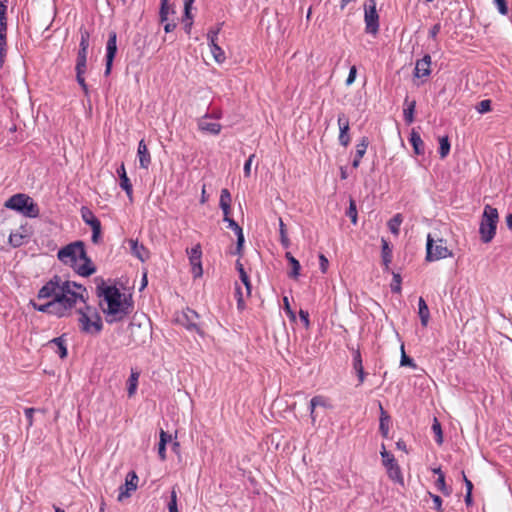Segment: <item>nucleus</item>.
Segmentation results:
<instances>
[{"label": "nucleus", "mask_w": 512, "mask_h": 512, "mask_svg": "<svg viewBox=\"0 0 512 512\" xmlns=\"http://www.w3.org/2000/svg\"><path fill=\"white\" fill-rule=\"evenodd\" d=\"M235 266H236V270L239 273L240 280L244 284L246 291H247V295L249 296L251 294V290H252V284H251L250 278H249L248 274L246 273V271L243 267V264L240 262V260L236 261Z\"/></svg>", "instance_id": "obj_33"}, {"label": "nucleus", "mask_w": 512, "mask_h": 512, "mask_svg": "<svg viewBox=\"0 0 512 512\" xmlns=\"http://www.w3.org/2000/svg\"><path fill=\"white\" fill-rule=\"evenodd\" d=\"M231 194L228 189L224 188L221 190L219 206L223 211V221H228L231 219Z\"/></svg>", "instance_id": "obj_21"}, {"label": "nucleus", "mask_w": 512, "mask_h": 512, "mask_svg": "<svg viewBox=\"0 0 512 512\" xmlns=\"http://www.w3.org/2000/svg\"><path fill=\"white\" fill-rule=\"evenodd\" d=\"M431 429L435 435L436 443L438 445H441L443 443V432H442L441 423L438 421V419L436 417H434V419H433V424H432Z\"/></svg>", "instance_id": "obj_42"}, {"label": "nucleus", "mask_w": 512, "mask_h": 512, "mask_svg": "<svg viewBox=\"0 0 512 512\" xmlns=\"http://www.w3.org/2000/svg\"><path fill=\"white\" fill-rule=\"evenodd\" d=\"M80 213L83 222L86 225L90 226V228H94L95 226L101 224L100 220L95 216V214L90 208L82 206L80 209Z\"/></svg>", "instance_id": "obj_28"}, {"label": "nucleus", "mask_w": 512, "mask_h": 512, "mask_svg": "<svg viewBox=\"0 0 512 512\" xmlns=\"http://www.w3.org/2000/svg\"><path fill=\"white\" fill-rule=\"evenodd\" d=\"M172 436L168 432L161 429L160 431V440L159 444L167 445V443L171 442Z\"/></svg>", "instance_id": "obj_63"}, {"label": "nucleus", "mask_w": 512, "mask_h": 512, "mask_svg": "<svg viewBox=\"0 0 512 512\" xmlns=\"http://www.w3.org/2000/svg\"><path fill=\"white\" fill-rule=\"evenodd\" d=\"M116 173L119 177V186L125 191L127 197L130 201L133 200V186L132 183L127 176L126 169L124 163L117 168Z\"/></svg>", "instance_id": "obj_17"}, {"label": "nucleus", "mask_w": 512, "mask_h": 512, "mask_svg": "<svg viewBox=\"0 0 512 512\" xmlns=\"http://www.w3.org/2000/svg\"><path fill=\"white\" fill-rule=\"evenodd\" d=\"M338 126H339V143L344 146V147H347L351 141L350 139V136H349V129H350V126H349V119L348 117L344 114V113H340L338 115Z\"/></svg>", "instance_id": "obj_15"}, {"label": "nucleus", "mask_w": 512, "mask_h": 512, "mask_svg": "<svg viewBox=\"0 0 512 512\" xmlns=\"http://www.w3.org/2000/svg\"><path fill=\"white\" fill-rule=\"evenodd\" d=\"M404 106H405L404 110H403L404 121L407 125H410L415 120L414 113H415V108H416V101L415 100L409 101V98L407 96L404 100Z\"/></svg>", "instance_id": "obj_29"}, {"label": "nucleus", "mask_w": 512, "mask_h": 512, "mask_svg": "<svg viewBox=\"0 0 512 512\" xmlns=\"http://www.w3.org/2000/svg\"><path fill=\"white\" fill-rule=\"evenodd\" d=\"M285 258L287 259L289 265L291 266V271L288 273V276L293 279H297L300 275L301 265L299 261L290 253H285Z\"/></svg>", "instance_id": "obj_31"}, {"label": "nucleus", "mask_w": 512, "mask_h": 512, "mask_svg": "<svg viewBox=\"0 0 512 512\" xmlns=\"http://www.w3.org/2000/svg\"><path fill=\"white\" fill-rule=\"evenodd\" d=\"M167 506L169 512H179L177 508V486L172 487L170 500Z\"/></svg>", "instance_id": "obj_46"}, {"label": "nucleus", "mask_w": 512, "mask_h": 512, "mask_svg": "<svg viewBox=\"0 0 512 512\" xmlns=\"http://www.w3.org/2000/svg\"><path fill=\"white\" fill-rule=\"evenodd\" d=\"M299 317H300V320L302 321V323L304 324L305 328H309L310 320H309V313H308V311L300 309Z\"/></svg>", "instance_id": "obj_60"}, {"label": "nucleus", "mask_w": 512, "mask_h": 512, "mask_svg": "<svg viewBox=\"0 0 512 512\" xmlns=\"http://www.w3.org/2000/svg\"><path fill=\"white\" fill-rule=\"evenodd\" d=\"M9 243L12 247L17 248L23 244V236L21 234H10Z\"/></svg>", "instance_id": "obj_54"}, {"label": "nucleus", "mask_w": 512, "mask_h": 512, "mask_svg": "<svg viewBox=\"0 0 512 512\" xmlns=\"http://www.w3.org/2000/svg\"><path fill=\"white\" fill-rule=\"evenodd\" d=\"M137 157L139 159L140 168L148 169L151 165V155L144 139H141L138 143Z\"/></svg>", "instance_id": "obj_20"}, {"label": "nucleus", "mask_w": 512, "mask_h": 512, "mask_svg": "<svg viewBox=\"0 0 512 512\" xmlns=\"http://www.w3.org/2000/svg\"><path fill=\"white\" fill-rule=\"evenodd\" d=\"M401 282H402V278H401V275L399 273H394L393 272V279H392V282L390 284V288H391V292L392 293H401Z\"/></svg>", "instance_id": "obj_47"}, {"label": "nucleus", "mask_w": 512, "mask_h": 512, "mask_svg": "<svg viewBox=\"0 0 512 512\" xmlns=\"http://www.w3.org/2000/svg\"><path fill=\"white\" fill-rule=\"evenodd\" d=\"M328 265H329V262H328V259L326 258V256L324 254H320L319 255V266H320V270L322 273L327 272Z\"/></svg>", "instance_id": "obj_61"}, {"label": "nucleus", "mask_w": 512, "mask_h": 512, "mask_svg": "<svg viewBox=\"0 0 512 512\" xmlns=\"http://www.w3.org/2000/svg\"><path fill=\"white\" fill-rule=\"evenodd\" d=\"M79 328L82 333L97 335L103 329V322L97 310L91 316H87L85 312L78 311Z\"/></svg>", "instance_id": "obj_6"}, {"label": "nucleus", "mask_w": 512, "mask_h": 512, "mask_svg": "<svg viewBox=\"0 0 512 512\" xmlns=\"http://www.w3.org/2000/svg\"><path fill=\"white\" fill-rule=\"evenodd\" d=\"M346 216L350 218L353 225L357 224L358 212H357L356 201L353 198H350V200H349V207L346 211Z\"/></svg>", "instance_id": "obj_41"}, {"label": "nucleus", "mask_w": 512, "mask_h": 512, "mask_svg": "<svg viewBox=\"0 0 512 512\" xmlns=\"http://www.w3.org/2000/svg\"><path fill=\"white\" fill-rule=\"evenodd\" d=\"M87 68H75L76 72V81L83 90L86 97H89V88L85 81L84 74L86 73Z\"/></svg>", "instance_id": "obj_36"}, {"label": "nucleus", "mask_w": 512, "mask_h": 512, "mask_svg": "<svg viewBox=\"0 0 512 512\" xmlns=\"http://www.w3.org/2000/svg\"><path fill=\"white\" fill-rule=\"evenodd\" d=\"M91 230H92L91 241L94 244H99L100 241H101V235H102V226H101V224L95 226L94 228H91Z\"/></svg>", "instance_id": "obj_53"}, {"label": "nucleus", "mask_w": 512, "mask_h": 512, "mask_svg": "<svg viewBox=\"0 0 512 512\" xmlns=\"http://www.w3.org/2000/svg\"><path fill=\"white\" fill-rule=\"evenodd\" d=\"M409 142H410L411 146L413 147V151L416 155H424L425 154V144H424L420 134L415 129H412V131L410 133Z\"/></svg>", "instance_id": "obj_26"}, {"label": "nucleus", "mask_w": 512, "mask_h": 512, "mask_svg": "<svg viewBox=\"0 0 512 512\" xmlns=\"http://www.w3.org/2000/svg\"><path fill=\"white\" fill-rule=\"evenodd\" d=\"M61 294L62 279L59 275H54L38 290L37 293L38 300L47 299L48 301L39 304L34 300H30L29 305L38 312L55 316L58 319L68 318L66 307L55 301V299Z\"/></svg>", "instance_id": "obj_2"}, {"label": "nucleus", "mask_w": 512, "mask_h": 512, "mask_svg": "<svg viewBox=\"0 0 512 512\" xmlns=\"http://www.w3.org/2000/svg\"><path fill=\"white\" fill-rule=\"evenodd\" d=\"M381 258L385 271H388L392 262V246L385 238L381 239Z\"/></svg>", "instance_id": "obj_27"}, {"label": "nucleus", "mask_w": 512, "mask_h": 512, "mask_svg": "<svg viewBox=\"0 0 512 512\" xmlns=\"http://www.w3.org/2000/svg\"><path fill=\"white\" fill-rule=\"evenodd\" d=\"M369 139L368 137L366 136H363L359 143L356 145V151H355V156H354V159L352 161V167L353 168H358L359 165H360V162H361V159L363 158V156L365 155L366 153V150H367V147L369 145Z\"/></svg>", "instance_id": "obj_24"}, {"label": "nucleus", "mask_w": 512, "mask_h": 512, "mask_svg": "<svg viewBox=\"0 0 512 512\" xmlns=\"http://www.w3.org/2000/svg\"><path fill=\"white\" fill-rule=\"evenodd\" d=\"M209 47L214 57V60L217 63L221 64L226 60L225 52L217 43L213 42L212 44H209Z\"/></svg>", "instance_id": "obj_38"}, {"label": "nucleus", "mask_w": 512, "mask_h": 512, "mask_svg": "<svg viewBox=\"0 0 512 512\" xmlns=\"http://www.w3.org/2000/svg\"><path fill=\"white\" fill-rule=\"evenodd\" d=\"M494 4L497 6V9L500 14L507 15L508 14V6L506 0H493Z\"/></svg>", "instance_id": "obj_56"}, {"label": "nucleus", "mask_w": 512, "mask_h": 512, "mask_svg": "<svg viewBox=\"0 0 512 512\" xmlns=\"http://www.w3.org/2000/svg\"><path fill=\"white\" fill-rule=\"evenodd\" d=\"M441 30V24L440 23H436L434 24L430 30H429V38L433 39V40H436L437 38V35L439 34Z\"/></svg>", "instance_id": "obj_62"}, {"label": "nucleus", "mask_w": 512, "mask_h": 512, "mask_svg": "<svg viewBox=\"0 0 512 512\" xmlns=\"http://www.w3.org/2000/svg\"><path fill=\"white\" fill-rule=\"evenodd\" d=\"M208 118H204V116L198 120V128L200 131L211 134L218 135L221 132L222 126L216 122H208Z\"/></svg>", "instance_id": "obj_25"}, {"label": "nucleus", "mask_w": 512, "mask_h": 512, "mask_svg": "<svg viewBox=\"0 0 512 512\" xmlns=\"http://www.w3.org/2000/svg\"><path fill=\"white\" fill-rule=\"evenodd\" d=\"M482 217L486 218V224L484 225L482 223V241L488 243L496 234L497 223L499 220L498 211L496 208L486 205L484 212L482 213Z\"/></svg>", "instance_id": "obj_8"}, {"label": "nucleus", "mask_w": 512, "mask_h": 512, "mask_svg": "<svg viewBox=\"0 0 512 512\" xmlns=\"http://www.w3.org/2000/svg\"><path fill=\"white\" fill-rule=\"evenodd\" d=\"M195 0H185L184 2V16L183 22L193 21V16L191 13V6Z\"/></svg>", "instance_id": "obj_50"}, {"label": "nucleus", "mask_w": 512, "mask_h": 512, "mask_svg": "<svg viewBox=\"0 0 512 512\" xmlns=\"http://www.w3.org/2000/svg\"><path fill=\"white\" fill-rule=\"evenodd\" d=\"M198 318L199 316L194 310L187 309V312L183 314L180 321L188 331L196 332L200 336H204V331L196 321Z\"/></svg>", "instance_id": "obj_14"}, {"label": "nucleus", "mask_w": 512, "mask_h": 512, "mask_svg": "<svg viewBox=\"0 0 512 512\" xmlns=\"http://www.w3.org/2000/svg\"><path fill=\"white\" fill-rule=\"evenodd\" d=\"M403 221L401 214L394 215L387 223L389 230L392 234L398 235L400 231V225Z\"/></svg>", "instance_id": "obj_39"}, {"label": "nucleus", "mask_w": 512, "mask_h": 512, "mask_svg": "<svg viewBox=\"0 0 512 512\" xmlns=\"http://www.w3.org/2000/svg\"><path fill=\"white\" fill-rule=\"evenodd\" d=\"M283 302H284V311H285V313L290 318V320L295 321L296 320V315H295V312L292 310V308H291V306L289 304L288 298L284 297L283 298Z\"/></svg>", "instance_id": "obj_55"}, {"label": "nucleus", "mask_w": 512, "mask_h": 512, "mask_svg": "<svg viewBox=\"0 0 512 512\" xmlns=\"http://www.w3.org/2000/svg\"><path fill=\"white\" fill-rule=\"evenodd\" d=\"M95 280L97 282L96 296L106 304V307H103L102 302H100L106 322L113 324L123 321L134 309L132 296L121 293L115 285H106L103 278H96Z\"/></svg>", "instance_id": "obj_1"}, {"label": "nucleus", "mask_w": 512, "mask_h": 512, "mask_svg": "<svg viewBox=\"0 0 512 512\" xmlns=\"http://www.w3.org/2000/svg\"><path fill=\"white\" fill-rule=\"evenodd\" d=\"M451 256V251L443 239L434 240L431 234L427 236L426 261L433 262Z\"/></svg>", "instance_id": "obj_7"}, {"label": "nucleus", "mask_w": 512, "mask_h": 512, "mask_svg": "<svg viewBox=\"0 0 512 512\" xmlns=\"http://www.w3.org/2000/svg\"><path fill=\"white\" fill-rule=\"evenodd\" d=\"M400 365L401 366H410L414 369L417 367L414 360L405 354L403 346H402V355H401V359H400Z\"/></svg>", "instance_id": "obj_52"}, {"label": "nucleus", "mask_w": 512, "mask_h": 512, "mask_svg": "<svg viewBox=\"0 0 512 512\" xmlns=\"http://www.w3.org/2000/svg\"><path fill=\"white\" fill-rule=\"evenodd\" d=\"M80 260H82L84 263L81 265H73V269L78 275L82 277H89L96 272V266L93 264L92 260L86 252L85 257L80 258Z\"/></svg>", "instance_id": "obj_19"}, {"label": "nucleus", "mask_w": 512, "mask_h": 512, "mask_svg": "<svg viewBox=\"0 0 512 512\" xmlns=\"http://www.w3.org/2000/svg\"><path fill=\"white\" fill-rule=\"evenodd\" d=\"M435 485L436 487L438 488L439 491H441L444 495H449L450 494V489H448V487L446 486V483H445V475L444 474H441L436 482H435Z\"/></svg>", "instance_id": "obj_49"}, {"label": "nucleus", "mask_w": 512, "mask_h": 512, "mask_svg": "<svg viewBox=\"0 0 512 512\" xmlns=\"http://www.w3.org/2000/svg\"><path fill=\"white\" fill-rule=\"evenodd\" d=\"M318 406L327 407L326 398L324 396L317 395V396H314L310 400L309 409H310V417H311V420H312L313 424L316 421L315 409Z\"/></svg>", "instance_id": "obj_35"}, {"label": "nucleus", "mask_w": 512, "mask_h": 512, "mask_svg": "<svg viewBox=\"0 0 512 512\" xmlns=\"http://www.w3.org/2000/svg\"><path fill=\"white\" fill-rule=\"evenodd\" d=\"M89 41H90V33L87 29L81 28L80 29V43L79 48L81 49H88L89 48Z\"/></svg>", "instance_id": "obj_48"}, {"label": "nucleus", "mask_w": 512, "mask_h": 512, "mask_svg": "<svg viewBox=\"0 0 512 512\" xmlns=\"http://www.w3.org/2000/svg\"><path fill=\"white\" fill-rule=\"evenodd\" d=\"M168 1L169 0H161L160 11H159V18H160L161 23L168 21V14H169V10H170Z\"/></svg>", "instance_id": "obj_45"}, {"label": "nucleus", "mask_w": 512, "mask_h": 512, "mask_svg": "<svg viewBox=\"0 0 512 512\" xmlns=\"http://www.w3.org/2000/svg\"><path fill=\"white\" fill-rule=\"evenodd\" d=\"M117 54V33L112 30L108 33V40L106 43L105 54V70L104 76L108 77L111 74L113 62Z\"/></svg>", "instance_id": "obj_11"}, {"label": "nucleus", "mask_w": 512, "mask_h": 512, "mask_svg": "<svg viewBox=\"0 0 512 512\" xmlns=\"http://www.w3.org/2000/svg\"><path fill=\"white\" fill-rule=\"evenodd\" d=\"M138 476L135 471L127 473L125 483L119 487L118 501H122L124 497H129L131 492L138 487Z\"/></svg>", "instance_id": "obj_13"}, {"label": "nucleus", "mask_w": 512, "mask_h": 512, "mask_svg": "<svg viewBox=\"0 0 512 512\" xmlns=\"http://www.w3.org/2000/svg\"><path fill=\"white\" fill-rule=\"evenodd\" d=\"M187 254L189 257L190 265H191V273L194 278H199L203 274L202 269V249L200 244H196L190 250H187Z\"/></svg>", "instance_id": "obj_12"}, {"label": "nucleus", "mask_w": 512, "mask_h": 512, "mask_svg": "<svg viewBox=\"0 0 512 512\" xmlns=\"http://www.w3.org/2000/svg\"><path fill=\"white\" fill-rule=\"evenodd\" d=\"M139 376L140 372L132 368L127 380V392L129 397H132L136 393Z\"/></svg>", "instance_id": "obj_32"}, {"label": "nucleus", "mask_w": 512, "mask_h": 512, "mask_svg": "<svg viewBox=\"0 0 512 512\" xmlns=\"http://www.w3.org/2000/svg\"><path fill=\"white\" fill-rule=\"evenodd\" d=\"M57 257L61 262L70 264L73 268V265H76L80 258L85 257V245L82 241L72 242L59 249Z\"/></svg>", "instance_id": "obj_5"}, {"label": "nucleus", "mask_w": 512, "mask_h": 512, "mask_svg": "<svg viewBox=\"0 0 512 512\" xmlns=\"http://www.w3.org/2000/svg\"><path fill=\"white\" fill-rule=\"evenodd\" d=\"M255 158V154H251L248 159L245 161L244 163V168H243V171H244V175L245 177H250V174H251V164H252V161L253 159Z\"/></svg>", "instance_id": "obj_57"}, {"label": "nucleus", "mask_w": 512, "mask_h": 512, "mask_svg": "<svg viewBox=\"0 0 512 512\" xmlns=\"http://www.w3.org/2000/svg\"><path fill=\"white\" fill-rule=\"evenodd\" d=\"M418 314L422 326L426 327L430 318V312L428 305L426 304V301L423 299V297H420L418 301Z\"/></svg>", "instance_id": "obj_34"}, {"label": "nucleus", "mask_w": 512, "mask_h": 512, "mask_svg": "<svg viewBox=\"0 0 512 512\" xmlns=\"http://www.w3.org/2000/svg\"><path fill=\"white\" fill-rule=\"evenodd\" d=\"M376 0H366L364 3L365 32L376 35L379 31V14Z\"/></svg>", "instance_id": "obj_10"}, {"label": "nucleus", "mask_w": 512, "mask_h": 512, "mask_svg": "<svg viewBox=\"0 0 512 512\" xmlns=\"http://www.w3.org/2000/svg\"><path fill=\"white\" fill-rule=\"evenodd\" d=\"M451 144L448 136H443L439 138V149L438 153L440 158H445L448 156L450 152Z\"/></svg>", "instance_id": "obj_37"}, {"label": "nucleus", "mask_w": 512, "mask_h": 512, "mask_svg": "<svg viewBox=\"0 0 512 512\" xmlns=\"http://www.w3.org/2000/svg\"><path fill=\"white\" fill-rule=\"evenodd\" d=\"M88 49H78L75 68H87Z\"/></svg>", "instance_id": "obj_43"}, {"label": "nucleus", "mask_w": 512, "mask_h": 512, "mask_svg": "<svg viewBox=\"0 0 512 512\" xmlns=\"http://www.w3.org/2000/svg\"><path fill=\"white\" fill-rule=\"evenodd\" d=\"M431 56L425 54L421 59H418L414 68V76L416 78H425L431 74Z\"/></svg>", "instance_id": "obj_16"}, {"label": "nucleus", "mask_w": 512, "mask_h": 512, "mask_svg": "<svg viewBox=\"0 0 512 512\" xmlns=\"http://www.w3.org/2000/svg\"><path fill=\"white\" fill-rule=\"evenodd\" d=\"M380 455L382 457V464L387 470L388 477L401 485L404 483V478L401 472V468L397 463L394 455L386 450L384 444H382Z\"/></svg>", "instance_id": "obj_9"}, {"label": "nucleus", "mask_w": 512, "mask_h": 512, "mask_svg": "<svg viewBox=\"0 0 512 512\" xmlns=\"http://www.w3.org/2000/svg\"><path fill=\"white\" fill-rule=\"evenodd\" d=\"M352 354H353V363H352L353 369L355 370V372L358 376V380H359L358 385H361L364 383L365 378H366V373L364 371V367H363V363H362L361 352L359 349H352Z\"/></svg>", "instance_id": "obj_22"}, {"label": "nucleus", "mask_w": 512, "mask_h": 512, "mask_svg": "<svg viewBox=\"0 0 512 512\" xmlns=\"http://www.w3.org/2000/svg\"><path fill=\"white\" fill-rule=\"evenodd\" d=\"M88 291L85 286L75 281H62V294L55 301L66 307L67 315L70 317L78 302L86 303Z\"/></svg>", "instance_id": "obj_3"}, {"label": "nucleus", "mask_w": 512, "mask_h": 512, "mask_svg": "<svg viewBox=\"0 0 512 512\" xmlns=\"http://www.w3.org/2000/svg\"><path fill=\"white\" fill-rule=\"evenodd\" d=\"M50 345H55L57 347L56 353L61 359H64L68 355L67 345L65 335H61L59 337L53 338L49 341Z\"/></svg>", "instance_id": "obj_30"}, {"label": "nucleus", "mask_w": 512, "mask_h": 512, "mask_svg": "<svg viewBox=\"0 0 512 512\" xmlns=\"http://www.w3.org/2000/svg\"><path fill=\"white\" fill-rule=\"evenodd\" d=\"M428 494L433 501V509L436 510L437 512H444L442 508V498L439 495L433 494L431 492H428Z\"/></svg>", "instance_id": "obj_51"}, {"label": "nucleus", "mask_w": 512, "mask_h": 512, "mask_svg": "<svg viewBox=\"0 0 512 512\" xmlns=\"http://www.w3.org/2000/svg\"><path fill=\"white\" fill-rule=\"evenodd\" d=\"M279 234H280V243L284 248H288L291 245L290 239L288 238L286 225L284 224L282 218H279Z\"/></svg>", "instance_id": "obj_40"}, {"label": "nucleus", "mask_w": 512, "mask_h": 512, "mask_svg": "<svg viewBox=\"0 0 512 512\" xmlns=\"http://www.w3.org/2000/svg\"><path fill=\"white\" fill-rule=\"evenodd\" d=\"M378 404H379V411H380L379 432H380V434L382 435L383 438H388L389 437V429H390L391 416L383 408L381 402H379Z\"/></svg>", "instance_id": "obj_23"}, {"label": "nucleus", "mask_w": 512, "mask_h": 512, "mask_svg": "<svg viewBox=\"0 0 512 512\" xmlns=\"http://www.w3.org/2000/svg\"><path fill=\"white\" fill-rule=\"evenodd\" d=\"M130 253L141 262H145L150 257L149 250L138 242V239H129Z\"/></svg>", "instance_id": "obj_18"}, {"label": "nucleus", "mask_w": 512, "mask_h": 512, "mask_svg": "<svg viewBox=\"0 0 512 512\" xmlns=\"http://www.w3.org/2000/svg\"><path fill=\"white\" fill-rule=\"evenodd\" d=\"M4 206L29 218H36L40 213L37 203H35L29 195L24 193L12 195L5 202Z\"/></svg>", "instance_id": "obj_4"}, {"label": "nucleus", "mask_w": 512, "mask_h": 512, "mask_svg": "<svg viewBox=\"0 0 512 512\" xmlns=\"http://www.w3.org/2000/svg\"><path fill=\"white\" fill-rule=\"evenodd\" d=\"M356 75H357V68H356V66H351L350 70H349L348 77L346 79V85L347 86L353 84V82L356 79Z\"/></svg>", "instance_id": "obj_59"}, {"label": "nucleus", "mask_w": 512, "mask_h": 512, "mask_svg": "<svg viewBox=\"0 0 512 512\" xmlns=\"http://www.w3.org/2000/svg\"><path fill=\"white\" fill-rule=\"evenodd\" d=\"M223 23H218L215 28H210L207 33L208 44L217 43L218 34L222 29Z\"/></svg>", "instance_id": "obj_44"}, {"label": "nucleus", "mask_w": 512, "mask_h": 512, "mask_svg": "<svg viewBox=\"0 0 512 512\" xmlns=\"http://www.w3.org/2000/svg\"><path fill=\"white\" fill-rule=\"evenodd\" d=\"M35 411H36V409L32 408V407L25 408V410H24V414H25L26 420L28 422V426L33 425V414Z\"/></svg>", "instance_id": "obj_64"}, {"label": "nucleus", "mask_w": 512, "mask_h": 512, "mask_svg": "<svg viewBox=\"0 0 512 512\" xmlns=\"http://www.w3.org/2000/svg\"><path fill=\"white\" fill-rule=\"evenodd\" d=\"M228 223V227L234 231V233L237 235L238 233H242L243 229L242 227L233 219H229L226 221Z\"/></svg>", "instance_id": "obj_58"}]
</instances>
